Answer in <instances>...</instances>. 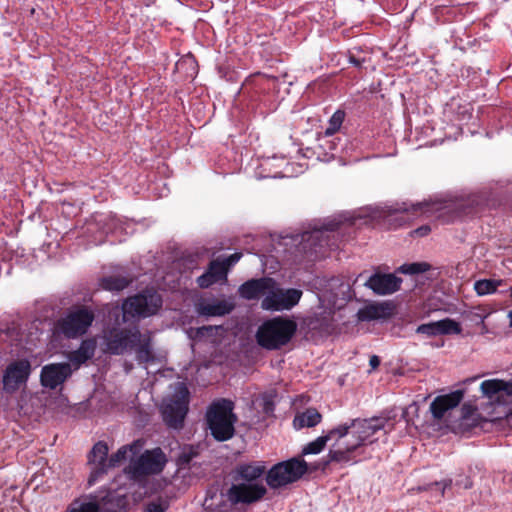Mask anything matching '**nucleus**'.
<instances>
[{"label": "nucleus", "mask_w": 512, "mask_h": 512, "mask_svg": "<svg viewBox=\"0 0 512 512\" xmlns=\"http://www.w3.org/2000/svg\"><path fill=\"white\" fill-rule=\"evenodd\" d=\"M108 452V445L104 441H98L90 451L88 455V463L93 465V468L88 477L89 486H93L107 473L109 469Z\"/></svg>", "instance_id": "obj_16"}, {"label": "nucleus", "mask_w": 512, "mask_h": 512, "mask_svg": "<svg viewBox=\"0 0 512 512\" xmlns=\"http://www.w3.org/2000/svg\"><path fill=\"white\" fill-rule=\"evenodd\" d=\"M266 473V466L261 461H253L249 463H239L237 464L232 472V480L234 482L241 483H257L256 481L260 479Z\"/></svg>", "instance_id": "obj_18"}, {"label": "nucleus", "mask_w": 512, "mask_h": 512, "mask_svg": "<svg viewBox=\"0 0 512 512\" xmlns=\"http://www.w3.org/2000/svg\"><path fill=\"white\" fill-rule=\"evenodd\" d=\"M297 331L294 320L283 316L273 317L264 321L256 332L259 346L267 350H278L287 345Z\"/></svg>", "instance_id": "obj_4"}, {"label": "nucleus", "mask_w": 512, "mask_h": 512, "mask_svg": "<svg viewBox=\"0 0 512 512\" xmlns=\"http://www.w3.org/2000/svg\"><path fill=\"white\" fill-rule=\"evenodd\" d=\"M348 59L349 62L357 68H361L363 63L365 62L364 58H358L352 52H349Z\"/></svg>", "instance_id": "obj_42"}, {"label": "nucleus", "mask_w": 512, "mask_h": 512, "mask_svg": "<svg viewBox=\"0 0 512 512\" xmlns=\"http://www.w3.org/2000/svg\"><path fill=\"white\" fill-rule=\"evenodd\" d=\"M136 353V359L139 363H149L154 360L151 346V337L148 333L140 332V340L136 341L135 348L132 349Z\"/></svg>", "instance_id": "obj_24"}, {"label": "nucleus", "mask_w": 512, "mask_h": 512, "mask_svg": "<svg viewBox=\"0 0 512 512\" xmlns=\"http://www.w3.org/2000/svg\"><path fill=\"white\" fill-rule=\"evenodd\" d=\"M242 257L241 252H235L228 256L227 258L223 259L222 262L226 266V268L229 270V268L233 265H235Z\"/></svg>", "instance_id": "obj_38"}, {"label": "nucleus", "mask_w": 512, "mask_h": 512, "mask_svg": "<svg viewBox=\"0 0 512 512\" xmlns=\"http://www.w3.org/2000/svg\"><path fill=\"white\" fill-rule=\"evenodd\" d=\"M484 396L498 403H505L512 397V381L501 379L485 380L480 385Z\"/></svg>", "instance_id": "obj_19"}, {"label": "nucleus", "mask_w": 512, "mask_h": 512, "mask_svg": "<svg viewBox=\"0 0 512 512\" xmlns=\"http://www.w3.org/2000/svg\"><path fill=\"white\" fill-rule=\"evenodd\" d=\"M452 479H444L442 481H435L432 483H428L425 485H419L417 487L412 488V491L417 492H424V491H432V490H438L439 491V498H443L446 489L450 488L452 486Z\"/></svg>", "instance_id": "obj_32"}, {"label": "nucleus", "mask_w": 512, "mask_h": 512, "mask_svg": "<svg viewBox=\"0 0 512 512\" xmlns=\"http://www.w3.org/2000/svg\"><path fill=\"white\" fill-rule=\"evenodd\" d=\"M208 272L212 273V276L216 278V280L219 282L223 279H226L228 269L222 262V260H212L208 266Z\"/></svg>", "instance_id": "obj_36"}, {"label": "nucleus", "mask_w": 512, "mask_h": 512, "mask_svg": "<svg viewBox=\"0 0 512 512\" xmlns=\"http://www.w3.org/2000/svg\"><path fill=\"white\" fill-rule=\"evenodd\" d=\"M234 309V305L225 300L200 305L198 311L204 316H224Z\"/></svg>", "instance_id": "obj_29"}, {"label": "nucleus", "mask_w": 512, "mask_h": 512, "mask_svg": "<svg viewBox=\"0 0 512 512\" xmlns=\"http://www.w3.org/2000/svg\"><path fill=\"white\" fill-rule=\"evenodd\" d=\"M387 418L372 417L369 419H352L349 423H343L331 430H341L343 435L335 433L334 443L330 449L327 459L322 461V469H325L331 462L340 464H354L358 462L357 456L362 454V448L367 443H373L371 437L379 430L384 429Z\"/></svg>", "instance_id": "obj_1"}, {"label": "nucleus", "mask_w": 512, "mask_h": 512, "mask_svg": "<svg viewBox=\"0 0 512 512\" xmlns=\"http://www.w3.org/2000/svg\"><path fill=\"white\" fill-rule=\"evenodd\" d=\"M402 279L394 274L376 272L365 282V286L377 295H390L400 290Z\"/></svg>", "instance_id": "obj_17"}, {"label": "nucleus", "mask_w": 512, "mask_h": 512, "mask_svg": "<svg viewBox=\"0 0 512 512\" xmlns=\"http://www.w3.org/2000/svg\"><path fill=\"white\" fill-rule=\"evenodd\" d=\"M509 483L512 485V473H511V475L509 477Z\"/></svg>", "instance_id": "obj_50"}, {"label": "nucleus", "mask_w": 512, "mask_h": 512, "mask_svg": "<svg viewBox=\"0 0 512 512\" xmlns=\"http://www.w3.org/2000/svg\"><path fill=\"white\" fill-rule=\"evenodd\" d=\"M464 392L456 390L446 395L437 396L430 404V411L433 417L440 420L444 417L445 413L456 406L462 401Z\"/></svg>", "instance_id": "obj_22"}, {"label": "nucleus", "mask_w": 512, "mask_h": 512, "mask_svg": "<svg viewBox=\"0 0 512 512\" xmlns=\"http://www.w3.org/2000/svg\"><path fill=\"white\" fill-rule=\"evenodd\" d=\"M94 313L87 307L70 310L64 317L57 320L55 332L67 339H75L87 333L94 321Z\"/></svg>", "instance_id": "obj_7"}, {"label": "nucleus", "mask_w": 512, "mask_h": 512, "mask_svg": "<svg viewBox=\"0 0 512 512\" xmlns=\"http://www.w3.org/2000/svg\"><path fill=\"white\" fill-rule=\"evenodd\" d=\"M106 351L113 355H122L135 348L136 341L140 340L138 327L111 328L104 336Z\"/></svg>", "instance_id": "obj_9"}, {"label": "nucleus", "mask_w": 512, "mask_h": 512, "mask_svg": "<svg viewBox=\"0 0 512 512\" xmlns=\"http://www.w3.org/2000/svg\"><path fill=\"white\" fill-rule=\"evenodd\" d=\"M274 285L275 281L269 277L250 279L240 285L238 292L243 299L255 300L271 291Z\"/></svg>", "instance_id": "obj_20"}, {"label": "nucleus", "mask_w": 512, "mask_h": 512, "mask_svg": "<svg viewBox=\"0 0 512 512\" xmlns=\"http://www.w3.org/2000/svg\"><path fill=\"white\" fill-rule=\"evenodd\" d=\"M162 301L155 294H137L125 300L122 309L125 315L146 317L155 314L161 307Z\"/></svg>", "instance_id": "obj_13"}, {"label": "nucleus", "mask_w": 512, "mask_h": 512, "mask_svg": "<svg viewBox=\"0 0 512 512\" xmlns=\"http://www.w3.org/2000/svg\"><path fill=\"white\" fill-rule=\"evenodd\" d=\"M345 223L330 220L320 228L305 231L301 234L297 249L308 261H316L325 257L329 250L337 247L335 234H339Z\"/></svg>", "instance_id": "obj_3"}, {"label": "nucleus", "mask_w": 512, "mask_h": 512, "mask_svg": "<svg viewBox=\"0 0 512 512\" xmlns=\"http://www.w3.org/2000/svg\"><path fill=\"white\" fill-rule=\"evenodd\" d=\"M499 284L500 282L492 279H482L475 282L474 290L480 296L492 294L497 290Z\"/></svg>", "instance_id": "obj_33"}, {"label": "nucleus", "mask_w": 512, "mask_h": 512, "mask_svg": "<svg viewBox=\"0 0 512 512\" xmlns=\"http://www.w3.org/2000/svg\"><path fill=\"white\" fill-rule=\"evenodd\" d=\"M233 409L234 404L228 399H220L209 406L206 422L215 440L224 442L234 436L237 416L233 413Z\"/></svg>", "instance_id": "obj_5"}, {"label": "nucleus", "mask_w": 512, "mask_h": 512, "mask_svg": "<svg viewBox=\"0 0 512 512\" xmlns=\"http://www.w3.org/2000/svg\"><path fill=\"white\" fill-rule=\"evenodd\" d=\"M335 433H344V428L341 430H329L327 434L318 437L314 441L309 442L302 449V455L319 454L325 448L326 444L330 440H334Z\"/></svg>", "instance_id": "obj_28"}, {"label": "nucleus", "mask_w": 512, "mask_h": 512, "mask_svg": "<svg viewBox=\"0 0 512 512\" xmlns=\"http://www.w3.org/2000/svg\"><path fill=\"white\" fill-rule=\"evenodd\" d=\"M309 326L311 327V329H318V328H321L323 330H327L329 325L326 324L325 327H323L322 325H317V320H314V319H311L309 321Z\"/></svg>", "instance_id": "obj_47"}, {"label": "nucleus", "mask_w": 512, "mask_h": 512, "mask_svg": "<svg viewBox=\"0 0 512 512\" xmlns=\"http://www.w3.org/2000/svg\"><path fill=\"white\" fill-rule=\"evenodd\" d=\"M380 362H381V360L377 355H372L369 359V365L372 369L378 368V366L380 365Z\"/></svg>", "instance_id": "obj_45"}, {"label": "nucleus", "mask_w": 512, "mask_h": 512, "mask_svg": "<svg viewBox=\"0 0 512 512\" xmlns=\"http://www.w3.org/2000/svg\"><path fill=\"white\" fill-rule=\"evenodd\" d=\"M263 411L266 414H271L274 411V402L270 396H264L263 398Z\"/></svg>", "instance_id": "obj_40"}, {"label": "nucleus", "mask_w": 512, "mask_h": 512, "mask_svg": "<svg viewBox=\"0 0 512 512\" xmlns=\"http://www.w3.org/2000/svg\"><path fill=\"white\" fill-rule=\"evenodd\" d=\"M140 447L141 446L138 444V441L120 447L115 453H113L109 457V469L119 466L122 462H124L127 459L129 453L131 455H136L139 452Z\"/></svg>", "instance_id": "obj_30"}, {"label": "nucleus", "mask_w": 512, "mask_h": 512, "mask_svg": "<svg viewBox=\"0 0 512 512\" xmlns=\"http://www.w3.org/2000/svg\"><path fill=\"white\" fill-rule=\"evenodd\" d=\"M196 456V453L193 452L191 449L189 452L183 451L180 456L179 460L182 464H189L190 461L193 459V457Z\"/></svg>", "instance_id": "obj_41"}, {"label": "nucleus", "mask_w": 512, "mask_h": 512, "mask_svg": "<svg viewBox=\"0 0 512 512\" xmlns=\"http://www.w3.org/2000/svg\"><path fill=\"white\" fill-rule=\"evenodd\" d=\"M266 493L267 489L261 483L235 482L226 491V497L232 505L252 504L260 501Z\"/></svg>", "instance_id": "obj_12"}, {"label": "nucleus", "mask_w": 512, "mask_h": 512, "mask_svg": "<svg viewBox=\"0 0 512 512\" xmlns=\"http://www.w3.org/2000/svg\"><path fill=\"white\" fill-rule=\"evenodd\" d=\"M430 265L426 262H416L411 264H404L398 268V271L402 274L415 275L428 271Z\"/></svg>", "instance_id": "obj_35"}, {"label": "nucleus", "mask_w": 512, "mask_h": 512, "mask_svg": "<svg viewBox=\"0 0 512 512\" xmlns=\"http://www.w3.org/2000/svg\"><path fill=\"white\" fill-rule=\"evenodd\" d=\"M31 374V363L27 359L10 362L3 372L2 384L6 393L13 394L25 386Z\"/></svg>", "instance_id": "obj_11"}, {"label": "nucleus", "mask_w": 512, "mask_h": 512, "mask_svg": "<svg viewBox=\"0 0 512 512\" xmlns=\"http://www.w3.org/2000/svg\"><path fill=\"white\" fill-rule=\"evenodd\" d=\"M456 485L464 489H471L473 487V481L470 477L465 476L463 479L457 480Z\"/></svg>", "instance_id": "obj_43"}, {"label": "nucleus", "mask_w": 512, "mask_h": 512, "mask_svg": "<svg viewBox=\"0 0 512 512\" xmlns=\"http://www.w3.org/2000/svg\"><path fill=\"white\" fill-rule=\"evenodd\" d=\"M461 325L450 318H446L436 322L421 324L417 327L416 333L423 334L428 337L438 335L460 334Z\"/></svg>", "instance_id": "obj_21"}, {"label": "nucleus", "mask_w": 512, "mask_h": 512, "mask_svg": "<svg viewBox=\"0 0 512 512\" xmlns=\"http://www.w3.org/2000/svg\"><path fill=\"white\" fill-rule=\"evenodd\" d=\"M132 278L123 275H109L101 278L100 286L107 291H121L129 286Z\"/></svg>", "instance_id": "obj_31"}, {"label": "nucleus", "mask_w": 512, "mask_h": 512, "mask_svg": "<svg viewBox=\"0 0 512 512\" xmlns=\"http://www.w3.org/2000/svg\"><path fill=\"white\" fill-rule=\"evenodd\" d=\"M508 317L510 319V326L512 327V310L509 311Z\"/></svg>", "instance_id": "obj_49"}, {"label": "nucleus", "mask_w": 512, "mask_h": 512, "mask_svg": "<svg viewBox=\"0 0 512 512\" xmlns=\"http://www.w3.org/2000/svg\"><path fill=\"white\" fill-rule=\"evenodd\" d=\"M166 506L159 502H150L145 508V512H165Z\"/></svg>", "instance_id": "obj_39"}, {"label": "nucleus", "mask_w": 512, "mask_h": 512, "mask_svg": "<svg viewBox=\"0 0 512 512\" xmlns=\"http://www.w3.org/2000/svg\"><path fill=\"white\" fill-rule=\"evenodd\" d=\"M64 512H101V506L96 497L85 496L74 499Z\"/></svg>", "instance_id": "obj_25"}, {"label": "nucleus", "mask_w": 512, "mask_h": 512, "mask_svg": "<svg viewBox=\"0 0 512 512\" xmlns=\"http://www.w3.org/2000/svg\"><path fill=\"white\" fill-rule=\"evenodd\" d=\"M72 374V365L68 362L46 364L41 368L40 384L46 389L55 390L62 386Z\"/></svg>", "instance_id": "obj_14"}, {"label": "nucleus", "mask_w": 512, "mask_h": 512, "mask_svg": "<svg viewBox=\"0 0 512 512\" xmlns=\"http://www.w3.org/2000/svg\"><path fill=\"white\" fill-rule=\"evenodd\" d=\"M189 392L183 388L180 394L164 403L161 409L162 417L168 427L181 429L189 410Z\"/></svg>", "instance_id": "obj_10"}, {"label": "nucleus", "mask_w": 512, "mask_h": 512, "mask_svg": "<svg viewBox=\"0 0 512 512\" xmlns=\"http://www.w3.org/2000/svg\"><path fill=\"white\" fill-rule=\"evenodd\" d=\"M391 314L388 304H372L360 309L358 318L361 321L380 319Z\"/></svg>", "instance_id": "obj_26"}, {"label": "nucleus", "mask_w": 512, "mask_h": 512, "mask_svg": "<svg viewBox=\"0 0 512 512\" xmlns=\"http://www.w3.org/2000/svg\"><path fill=\"white\" fill-rule=\"evenodd\" d=\"M322 420V415L315 408H308L295 416L293 425L297 429L304 427H315Z\"/></svg>", "instance_id": "obj_27"}, {"label": "nucleus", "mask_w": 512, "mask_h": 512, "mask_svg": "<svg viewBox=\"0 0 512 512\" xmlns=\"http://www.w3.org/2000/svg\"><path fill=\"white\" fill-rule=\"evenodd\" d=\"M166 464V456L160 448L146 450L140 457L131 462L126 472L132 479L154 475L162 472Z\"/></svg>", "instance_id": "obj_8"}, {"label": "nucleus", "mask_w": 512, "mask_h": 512, "mask_svg": "<svg viewBox=\"0 0 512 512\" xmlns=\"http://www.w3.org/2000/svg\"><path fill=\"white\" fill-rule=\"evenodd\" d=\"M270 293L262 300L261 307L265 310L280 311L293 308L300 300L302 291L290 289H278Z\"/></svg>", "instance_id": "obj_15"}, {"label": "nucleus", "mask_w": 512, "mask_h": 512, "mask_svg": "<svg viewBox=\"0 0 512 512\" xmlns=\"http://www.w3.org/2000/svg\"><path fill=\"white\" fill-rule=\"evenodd\" d=\"M217 282L216 278L208 270L197 278V284L200 288H208Z\"/></svg>", "instance_id": "obj_37"}, {"label": "nucleus", "mask_w": 512, "mask_h": 512, "mask_svg": "<svg viewBox=\"0 0 512 512\" xmlns=\"http://www.w3.org/2000/svg\"><path fill=\"white\" fill-rule=\"evenodd\" d=\"M431 231V228L428 226V225H423L419 228H417L416 230H414V234L418 235V236H421V237H424V236H427Z\"/></svg>", "instance_id": "obj_44"}, {"label": "nucleus", "mask_w": 512, "mask_h": 512, "mask_svg": "<svg viewBox=\"0 0 512 512\" xmlns=\"http://www.w3.org/2000/svg\"><path fill=\"white\" fill-rule=\"evenodd\" d=\"M486 193H473L466 198L459 199L453 203L440 206L436 203L419 202L416 204H408L406 202L396 203L385 208L384 216L393 218L398 223L396 226H402L412 218L419 214L437 211L439 218L443 223L454 222L465 217H473L482 212L487 205Z\"/></svg>", "instance_id": "obj_2"}, {"label": "nucleus", "mask_w": 512, "mask_h": 512, "mask_svg": "<svg viewBox=\"0 0 512 512\" xmlns=\"http://www.w3.org/2000/svg\"><path fill=\"white\" fill-rule=\"evenodd\" d=\"M474 411V408L471 405L464 404L462 406V416L464 418H468L472 412Z\"/></svg>", "instance_id": "obj_46"}, {"label": "nucleus", "mask_w": 512, "mask_h": 512, "mask_svg": "<svg viewBox=\"0 0 512 512\" xmlns=\"http://www.w3.org/2000/svg\"><path fill=\"white\" fill-rule=\"evenodd\" d=\"M345 118V112L342 110H337L334 112V114L331 116L328 126L325 129V135L326 136H332L334 135L342 126V123Z\"/></svg>", "instance_id": "obj_34"}, {"label": "nucleus", "mask_w": 512, "mask_h": 512, "mask_svg": "<svg viewBox=\"0 0 512 512\" xmlns=\"http://www.w3.org/2000/svg\"><path fill=\"white\" fill-rule=\"evenodd\" d=\"M485 318H486V316H482L481 314H478V313L473 315V320L479 321L480 323H484Z\"/></svg>", "instance_id": "obj_48"}, {"label": "nucleus", "mask_w": 512, "mask_h": 512, "mask_svg": "<svg viewBox=\"0 0 512 512\" xmlns=\"http://www.w3.org/2000/svg\"><path fill=\"white\" fill-rule=\"evenodd\" d=\"M308 471V463L301 458H291L273 465L266 473V483L278 489L298 481Z\"/></svg>", "instance_id": "obj_6"}, {"label": "nucleus", "mask_w": 512, "mask_h": 512, "mask_svg": "<svg viewBox=\"0 0 512 512\" xmlns=\"http://www.w3.org/2000/svg\"><path fill=\"white\" fill-rule=\"evenodd\" d=\"M95 350L96 341L91 338L84 339L78 349L69 352L68 359L77 369L94 356Z\"/></svg>", "instance_id": "obj_23"}]
</instances>
